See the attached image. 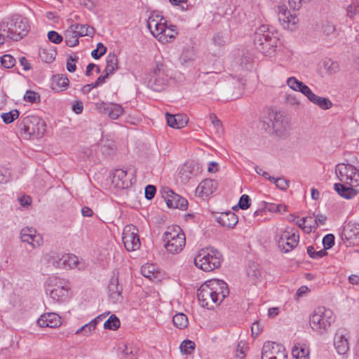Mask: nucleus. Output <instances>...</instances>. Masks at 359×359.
I'll return each mask as SVG.
<instances>
[{
    "instance_id": "864d4df0",
    "label": "nucleus",
    "mask_w": 359,
    "mask_h": 359,
    "mask_svg": "<svg viewBox=\"0 0 359 359\" xmlns=\"http://www.w3.org/2000/svg\"><path fill=\"white\" fill-rule=\"evenodd\" d=\"M48 38L50 41L55 44H60L63 41L62 35L55 31H50L48 32Z\"/></svg>"
},
{
    "instance_id": "f704fd0d",
    "label": "nucleus",
    "mask_w": 359,
    "mask_h": 359,
    "mask_svg": "<svg viewBox=\"0 0 359 359\" xmlns=\"http://www.w3.org/2000/svg\"><path fill=\"white\" fill-rule=\"evenodd\" d=\"M287 84L293 90L300 92L301 93L304 90V88L307 86L302 81H299L294 76H292V77H290L287 79Z\"/></svg>"
},
{
    "instance_id": "37998d69",
    "label": "nucleus",
    "mask_w": 359,
    "mask_h": 359,
    "mask_svg": "<svg viewBox=\"0 0 359 359\" xmlns=\"http://www.w3.org/2000/svg\"><path fill=\"white\" fill-rule=\"evenodd\" d=\"M217 74L214 72H202L198 75V77L203 79L205 83L210 82V84L214 85L217 83Z\"/></svg>"
},
{
    "instance_id": "9b49d317",
    "label": "nucleus",
    "mask_w": 359,
    "mask_h": 359,
    "mask_svg": "<svg viewBox=\"0 0 359 359\" xmlns=\"http://www.w3.org/2000/svg\"><path fill=\"white\" fill-rule=\"evenodd\" d=\"M299 236L294 232L285 230L276 237L278 248L283 252H289L298 244Z\"/></svg>"
},
{
    "instance_id": "58836bf2",
    "label": "nucleus",
    "mask_w": 359,
    "mask_h": 359,
    "mask_svg": "<svg viewBox=\"0 0 359 359\" xmlns=\"http://www.w3.org/2000/svg\"><path fill=\"white\" fill-rule=\"evenodd\" d=\"M95 321L96 320H91L90 323L85 324L82 327H81L79 329H78L75 334H82L85 336H89L91 332L95 330L96 328L95 326Z\"/></svg>"
},
{
    "instance_id": "e433bc0d",
    "label": "nucleus",
    "mask_w": 359,
    "mask_h": 359,
    "mask_svg": "<svg viewBox=\"0 0 359 359\" xmlns=\"http://www.w3.org/2000/svg\"><path fill=\"white\" fill-rule=\"evenodd\" d=\"M121 323L118 318L112 314L104 323V328L106 330H116L120 327Z\"/></svg>"
},
{
    "instance_id": "774afa93",
    "label": "nucleus",
    "mask_w": 359,
    "mask_h": 359,
    "mask_svg": "<svg viewBox=\"0 0 359 359\" xmlns=\"http://www.w3.org/2000/svg\"><path fill=\"white\" fill-rule=\"evenodd\" d=\"M353 172L350 182H345V184L350 186L353 185V187L359 186V170L356 168L355 172Z\"/></svg>"
},
{
    "instance_id": "7c9ffc66",
    "label": "nucleus",
    "mask_w": 359,
    "mask_h": 359,
    "mask_svg": "<svg viewBox=\"0 0 359 359\" xmlns=\"http://www.w3.org/2000/svg\"><path fill=\"white\" fill-rule=\"evenodd\" d=\"M123 108L118 104L109 103V108L107 109V114L111 119H117L123 114Z\"/></svg>"
},
{
    "instance_id": "de8ad7c7",
    "label": "nucleus",
    "mask_w": 359,
    "mask_h": 359,
    "mask_svg": "<svg viewBox=\"0 0 359 359\" xmlns=\"http://www.w3.org/2000/svg\"><path fill=\"white\" fill-rule=\"evenodd\" d=\"M154 269V267L152 265L142 266L141 269V273L144 277L149 278V280H152L154 278H155Z\"/></svg>"
},
{
    "instance_id": "4be33fe9",
    "label": "nucleus",
    "mask_w": 359,
    "mask_h": 359,
    "mask_svg": "<svg viewBox=\"0 0 359 359\" xmlns=\"http://www.w3.org/2000/svg\"><path fill=\"white\" fill-rule=\"evenodd\" d=\"M217 222L222 226L233 228L238 223V217L233 212H222L217 217Z\"/></svg>"
},
{
    "instance_id": "4d7b16f0",
    "label": "nucleus",
    "mask_w": 359,
    "mask_h": 359,
    "mask_svg": "<svg viewBox=\"0 0 359 359\" xmlns=\"http://www.w3.org/2000/svg\"><path fill=\"white\" fill-rule=\"evenodd\" d=\"M79 57L77 56H72L70 55L68 57L67 62V69L69 72H74L76 69V62L78 61Z\"/></svg>"
},
{
    "instance_id": "1a4fd4ad",
    "label": "nucleus",
    "mask_w": 359,
    "mask_h": 359,
    "mask_svg": "<svg viewBox=\"0 0 359 359\" xmlns=\"http://www.w3.org/2000/svg\"><path fill=\"white\" fill-rule=\"evenodd\" d=\"M168 81L167 67L161 62H157L149 75L147 86L154 91L161 92L167 87Z\"/></svg>"
},
{
    "instance_id": "ddd939ff",
    "label": "nucleus",
    "mask_w": 359,
    "mask_h": 359,
    "mask_svg": "<svg viewBox=\"0 0 359 359\" xmlns=\"http://www.w3.org/2000/svg\"><path fill=\"white\" fill-rule=\"evenodd\" d=\"M163 197L166 204L170 208H178L180 210H186L188 206V201L184 198L175 194L169 189H164Z\"/></svg>"
},
{
    "instance_id": "f8f14e48",
    "label": "nucleus",
    "mask_w": 359,
    "mask_h": 359,
    "mask_svg": "<svg viewBox=\"0 0 359 359\" xmlns=\"http://www.w3.org/2000/svg\"><path fill=\"white\" fill-rule=\"evenodd\" d=\"M287 355L282 345L267 341L264 344L262 350V359H285Z\"/></svg>"
},
{
    "instance_id": "20e7f679",
    "label": "nucleus",
    "mask_w": 359,
    "mask_h": 359,
    "mask_svg": "<svg viewBox=\"0 0 359 359\" xmlns=\"http://www.w3.org/2000/svg\"><path fill=\"white\" fill-rule=\"evenodd\" d=\"M18 128L24 139H39L46 130V123L39 116H27L22 118Z\"/></svg>"
},
{
    "instance_id": "4c0bfd02",
    "label": "nucleus",
    "mask_w": 359,
    "mask_h": 359,
    "mask_svg": "<svg viewBox=\"0 0 359 359\" xmlns=\"http://www.w3.org/2000/svg\"><path fill=\"white\" fill-rule=\"evenodd\" d=\"M312 217V219L314 217V221H313V224H310V226H309V230H307V232H310L312 230H316L317 229V228L318 227V226L320 224V225H323L325 224L326 220H327V217L324 215H322V214H318L316 216L315 215V213H313L312 215H311Z\"/></svg>"
},
{
    "instance_id": "3c124183",
    "label": "nucleus",
    "mask_w": 359,
    "mask_h": 359,
    "mask_svg": "<svg viewBox=\"0 0 359 359\" xmlns=\"http://www.w3.org/2000/svg\"><path fill=\"white\" fill-rule=\"evenodd\" d=\"M247 273L249 277H251L254 280H257L261 276V271L256 265H252L250 266L248 270Z\"/></svg>"
},
{
    "instance_id": "09e8293b",
    "label": "nucleus",
    "mask_w": 359,
    "mask_h": 359,
    "mask_svg": "<svg viewBox=\"0 0 359 359\" xmlns=\"http://www.w3.org/2000/svg\"><path fill=\"white\" fill-rule=\"evenodd\" d=\"M334 236L332 233L327 234L323 238V245L324 248L327 250L332 248L334 245Z\"/></svg>"
},
{
    "instance_id": "393cba45",
    "label": "nucleus",
    "mask_w": 359,
    "mask_h": 359,
    "mask_svg": "<svg viewBox=\"0 0 359 359\" xmlns=\"http://www.w3.org/2000/svg\"><path fill=\"white\" fill-rule=\"evenodd\" d=\"M46 283L49 289L69 288V282L67 280L55 276L48 277Z\"/></svg>"
},
{
    "instance_id": "2f4dec72",
    "label": "nucleus",
    "mask_w": 359,
    "mask_h": 359,
    "mask_svg": "<svg viewBox=\"0 0 359 359\" xmlns=\"http://www.w3.org/2000/svg\"><path fill=\"white\" fill-rule=\"evenodd\" d=\"M65 43L69 47H74L79 43V38L73 29H68L65 33Z\"/></svg>"
},
{
    "instance_id": "6e6d98bb",
    "label": "nucleus",
    "mask_w": 359,
    "mask_h": 359,
    "mask_svg": "<svg viewBox=\"0 0 359 359\" xmlns=\"http://www.w3.org/2000/svg\"><path fill=\"white\" fill-rule=\"evenodd\" d=\"M335 173H336L337 177L339 178V180L341 182L345 183L346 179L344 180V178H345L344 175H346L347 173V172H346V170H345V169H344V163H339L336 165Z\"/></svg>"
},
{
    "instance_id": "cd10ccee",
    "label": "nucleus",
    "mask_w": 359,
    "mask_h": 359,
    "mask_svg": "<svg viewBox=\"0 0 359 359\" xmlns=\"http://www.w3.org/2000/svg\"><path fill=\"white\" fill-rule=\"evenodd\" d=\"M292 356L295 359H309V351L304 344H297L292 350Z\"/></svg>"
},
{
    "instance_id": "680f3d73",
    "label": "nucleus",
    "mask_w": 359,
    "mask_h": 359,
    "mask_svg": "<svg viewBox=\"0 0 359 359\" xmlns=\"http://www.w3.org/2000/svg\"><path fill=\"white\" fill-rule=\"evenodd\" d=\"M248 348L247 344L245 342H238L236 347V357L241 359L245 357V350Z\"/></svg>"
},
{
    "instance_id": "c85d7f7f",
    "label": "nucleus",
    "mask_w": 359,
    "mask_h": 359,
    "mask_svg": "<svg viewBox=\"0 0 359 359\" xmlns=\"http://www.w3.org/2000/svg\"><path fill=\"white\" fill-rule=\"evenodd\" d=\"M217 187V182L216 180L205 179L199 184L198 189H201L203 194L208 195L213 193Z\"/></svg>"
},
{
    "instance_id": "4468645a",
    "label": "nucleus",
    "mask_w": 359,
    "mask_h": 359,
    "mask_svg": "<svg viewBox=\"0 0 359 359\" xmlns=\"http://www.w3.org/2000/svg\"><path fill=\"white\" fill-rule=\"evenodd\" d=\"M278 20L285 29L293 30L298 23L299 19L295 13L292 14L285 6H279Z\"/></svg>"
},
{
    "instance_id": "49530a36",
    "label": "nucleus",
    "mask_w": 359,
    "mask_h": 359,
    "mask_svg": "<svg viewBox=\"0 0 359 359\" xmlns=\"http://www.w3.org/2000/svg\"><path fill=\"white\" fill-rule=\"evenodd\" d=\"M15 59L11 55H4L1 57V65L7 69L13 67L15 64Z\"/></svg>"
},
{
    "instance_id": "39448f33",
    "label": "nucleus",
    "mask_w": 359,
    "mask_h": 359,
    "mask_svg": "<svg viewBox=\"0 0 359 359\" xmlns=\"http://www.w3.org/2000/svg\"><path fill=\"white\" fill-rule=\"evenodd\" d=\"M262 128L267 133L283 135L289 128V118L280 111H268L261 120Z\"/></svg>"
},
{
    "instance_id": "052dcab7",
    "label": "nucleus",
    "mask_w": 359,
    "mask_h": 359,
    "mask_svg": "<svg viewBox=\"0 0 359 359\" xmlns=\"http://www.w3.org/2000/svg\"><path fill=\"white\" fill-rule=\"evenodd\" d=\"M271 182H273L276 186L281 190H286L289 187V182L283 177L275 178Z\"/></svg>"
},
{
    "instance_id": "2eb2a0df",
    "label": "nucleus",
    "mask_w": 359,
    "mask_h": 359,
    "mask_svg": "<svg viewBox=\"0 0 359 359\" xmlns=\"http://www.w3.org/2000/svg\"><path fill=\"white\" fill-rule=\"evenodd\" d=\"M122 291L123 287L119 284L118 276L114 275L110 278L108 285V296L112 304H117L122 302Z\"/></svg>"
},
{
    "instance_id": "412c9836",
    "label": "nucleus",
    "mask_w": 359,
    "mask_h": 359,
    "mask_svg": "<svg viewBox=\"0 0 359 359\" xmlns=\"http://www.w3.org/2000/svg\"><path fill=\"white\" fill-rule=\"evenodd\" d=\"M20 239L23 243H27L31 245L33 248L40 245L39 241H36V230L33 228L25 227L23 228L20 231Z\"/></svg>"
},
{
    "instance_id": "13d9d810",
    "label": "nucleus",
    "mask_w": 359,
    "mask_h": 359,
    "mask_svg": "<svg viewBox=\"0 0 359 359\" xmlns=\"http://www.w3.org/2000/svg\"><path fill=\"white\" fill-rule=\"evenodd\" d=\"M212 42L214 45L221 47L225 45V40L222 32H217L212 36Z\"/></svg>"
},
{
    "instance_id": "f03ea898",
    "label": "nucleus",
    "mask_w": 359,
    "mask_h": 359,
    "mask_svg": "<svg viewBox=\"0 0 359 359\" xmlns=\"http://www.w3.org/2000/svg\"><path fill=\"white\" fill-rule=\"evenodd\" d=\"M29 31L28 19L20 15L14 14L4 18L0 22V32L6 34V36L18 41Z\"/></svg>"
},
{
    "instance_id": "c03bdc74",
    "label": "nucleus",
    "mask_w": 359,
    "mask_h": 359,
    "mask_svg": "<svg viewBox=\"0 0 359 359\" xmlns=\"http://www.w3.org/2000/svg\"><path fill=\"white\" fill-rule=\"evenodd\" d=\"M24 100L30 103H39L41 101V97L38 93L28 90L24 95Z\"/></svg>"
},
{
    "instance_id": "6ab92c4d",
    "label": "nucleus",
    "mask_w": 359,
    "mask_h": 359,
    "mask_svg": "<svg viewBox=\"0 0 359 359\" xmlns=\"http://www.w3.org/2000/svg\"><path fill=\"white\" fill-rule=\"evenodd\" d=\"M37 324L41 327H57L61 324L60 317L55 313H45L38 319Z\"/></svg>"
},
{
    "instance_id": "423d86ee",
    "label": "nucleus",
    "mask_w": 359,
    "mask_h": 359,
    "mask_svg": "<svg viewBox=\"0 0 359 359\" xmlns=\"http://www.w3.org/2000/svg\"><path fill=\"white\" fill-rule=\"evenodd\" d=\"M222 253L213 248H206L198 251L194 258V264L203 271H212L221 266Z\"/></svg>"
},
{
    "instance_id": "ea45409f",
    "label": "nucleus",
    "mask_w": 359,
    "mask_h": 359,
    "mask_svg": "<svg viewBox=\"0 0 359 359\" xmlns=\"http://www.w3.org/2000/svg\"><path fill=\"white\" fill-rule=\"evenodd\" d=\"M323 65L330 74H334L339 71V64L331 59H325L323 62Z\"/></svg>"
},
{
    "instance_id": "e2e57ef3",
    "label": "nucleus",
    "mask_w": 359,
    "mask_h": 359,
    "mask_svg": "<svg viewBox=\"0 0 359 359\" xmlns=\"http://www.w3.org/2000/svg\"><path fill=\"white\" fill-rule=\"evenodd\" d=\"M344 169H345V170H346V172H347V173L346 175H344L346 182H350L351 178L352 177V175L353 173V172H355V170H356V167H355L354 165L349 164V163H347V164L344 163Z\"/></svg>"
},
{
    "instance_id": "dca6fc26",
    "label": "nucleus",
    "mask_w": 359,
    "mask_h": 359,
    "mask_svg": "<svg viewBox=\"0 0 359 359\" xmlns=\"http://www.w3.org/2000/svg\"><path fill=\"white\" fill-rule=\"evenodd\" d=\"M348 332L344 328L337 330L334 337V346L340 355L345 354L349 350Z\"/></svg>"
},
{
    "instance_id": "b1692460",
    "label": "nucleus",
    "mask_w": 359,
    "mask_h": 359,
    "mask_svg": "<svg viewBox=\"0 0 359 359\" xmlns=\"http://www.w3.org/2000/svg\"><path fill=\"white\" fill-rule=\"evenodd\" d=\"M167 124L173 128H182L187 123V120L181 114L172 115L168 112L165 114Z\"/></svg>"
},
{
    "instance_id": "6e6552de",
    "label": "nucleus",
    "mask_w": 359,
    "mask_h": 359,
    "mask_svg": "<svg viewBox=\"0 0 359 359\" xmlns=\"http://www.w3.org/2000/svg\"><path fill=\"white\" fill-rule=\"evenodd\" d=\"M163 241L166 250L172 255L180 252L186 243L185 235L179 226H168L163 233Z\"/></svg>"
},
{
    "instance_id": "8fccbe9b",
    "label": "nucleus",
    "mask_w": 359,
    "mask_h": 359,
    "mask_svg": "<svg viewBox=\"0 0 359 359\" xmlns=\"http://www.w3.org/2000/svg\"><path fill=\"white\" fill-rule=\"evenodd\" d=\"M196 54L193 48L184 49L182 53V58L184 62H189L194 60Z\"/></svg>"
},
{
    "instance_id": "5701e85b",
    "label": "nucleus",
    "mask_w": 359,
    "mask_h": 359,
    "mask_svg": "<svg viewBox=\"0 0 359 359\" xmlns=\"http://www.w3.org/2000/svg\"><path fill=\"white\" fill-rule=\"evenodd\" d=\"M353 185L346 186L341 183H335L334 184V189L335 191L341 197L346 199H351L355 197L358 191L353 189Z\"/></svg>"
},
{
    "instance_id": "5fc2aeb1",
    "label": "nucleus",
    "mask_w": 359,
    "mask_h": 359,
    "mask_svg": "<svg viewBox=\"0 0 359 359\" xmlns=\"http://www.w3.org/2000/svg\"><path fill=\"white\" fill-rule=\"evenodd\" d=\"M321 29L326 35H330L336 30L335 25L327 20L323 22Z\"/></svg>"
},
{
    "instance_id": "603ef678",
    "label": "nucleus",
    "mask_w": 359,
    "mask_h": 359,
    "mask_svg": "<svg viewBox=\"0 0 359 359\" xmlns=\"http://www.w3.org/2000/svg\"><path fill=\"white\" fill-rule=\"evenodd\" d=\"M101 152L105 155H111L115 151V145L113 142H109L108 144H103L100 146Z\"/></svg>"
},
{
    "instance_id": "aec40b11",
    "label": "nucleus",
    "mask_w": 359,
    "mask_h": 359,
    "mask_svg": "<svg viewBox=\"0 0 359 359\" xmlns=\"http://www.w3.org/2000/svg\"><path fill=\"white\" fill-rule=\"evenodd\" d=\"M147 27L153 36H157L167 32V20L163 17H161L159 22L153 18H149L147 21Z\"/></svg>"
},
{
    "instance_id": "69168bd1",
    "label": "nucleus",
    "mask_w": 359,
    "mask_h": 359,
    "mask_svg": "<svg viewBox=\"0 0 359 359\" xmlns=\"http://www.w3.org/2000/svg\"><path fill=\"white\" fill-rule=\"evenodd\" d=\"M156 187L151 184L147 185L145 187V198L148 200H151L156 194Z\"/></svg>"
},
{
    "instance_id": "7ed1b4c3",
    "label": "nucleus",
    "mask_w": 359,
    "mask_h": 359,
    "mask_svg": "<svg viewBox=\"0 0 359 359\" xmlns=\"http://www.w3.org/2000/svg\"><path fill=\"white\" fill-rule=\"evenodd\" d=\"M279 42L277 34L268 25H261L255 32L254 44L257 50L264 55H270Z\"/></svg>"
},
{
    "instance_id": "0e129e2a",
    "label": "nucleus",
    "mask_w": 359,
    "mask_h": 359,
    "mask_svg": "<svg viewBox=\"0 0 359 359\" xmlns=\"http://www.w3.org/2000/svg\"><path fill=\"white\" fill-rule=\"evenodd\" d=\"M86 27V25H81V24H74L70 26V29H73L76 34H78L79 37L85 36V28Z\"/></svg>"
},
{
    "instance_id": "72a5a7b5",
    "label": "nucleus",
    "mask_w": 359,
    "mask_h": 359,
    "mask_svg": "<svg viewBox=\"0 0 359 359\" xmlns=\"http://www.w3.org/2000/svg\"><path fill=\"white\" fill-rule=\"evenodd\" d=\"M118 348L123 356L128 357L129 359H136L135 355L137 351L135 348L128 347V346L124 343H120Z\"/></svg>"
},
{
    "instance_id": "338daca9",
    "label": "nucleus",
    "mask_w": 359,
    "mask_h": 359,
    "mask_svg": "<svg viewBox=\"0 0 359 359\" xmlns=\"http://www.w3.org/2000/svg\"><path fill=\"white\" fill-rule=\"evenodd\" d=\"M359 13V6L355 3H353L347 8V15L349 18H353Z\"/></svg>"
},
{
    "instance_id": "a19ab883",
    "label": "nucleus",
    "mask_w": 359,
    "mask_h": 359,
    "mask_svg": "<svg viewBox=\"0 0 359 359\" xmlns=\"http://www.w3.org/2000/svg\"><path fill=\"white\" fill-rule=\"evenodd\" d=\"M19 114L20 112L18 110L13 109L9 112L2 113L1 116L3 119V121L5 123L8 124L13 122L16 118H18Z\"/></svg>"
},
{
    "instance_id": "9d476101",
    "label": "nucleus",
    "mask_w": 359,
    "mask_h": 359,
    "mask_svg": "<svg viewBox=\"0 0 359 359\" xmlns=\"http://www.w3.org/2000/svg\"><path fill=\"white\" fill-rule=\"evenodd\" d=\"M122 240L125 248L129 251H135L140 248L141 243L137 228L133 225H126L123 231Z\"/></svg>"
},
{
    "instance_id": "a878e982",
    "label": "nucleus",
    "mask_w": 359,
    "mask_h": 359,
    "mask_svg": "<svg viewBox=\"0 0 359 359\" xmlns=\"http://www.w3.org/2000/svg\"><path fill=\"white\" fill-rule=\"evenodd\" d=\"M69 79L63 75L53 76L51 83V88L55 92L65 90L69 85Z\"/></svg>"
},
{
    "instance_id": "f3484780",
    "label": "nucleus",
    "mask_w": 359,
    "mask_h": 359,
    "mask_svg": "<svg viewBox=\"0 0 359 359\" xmlns=\"http://www.w3.org/2000/svg\"><path fill=\"white\" fill-rule=\"evenodd\" d=\"M201 172L199 164L194 161L187 162L180 168L179 176L182 181L189 180L192 176H196Z\"/></svg>"
},
{
    "instance_id": "79ce46f5",
    "label": "nucleus",
    "mask_w": 359,
    "mask_h": 359,
    "mask_svg": "<svg viewBox=\"0 0 359 359\" xmlns=\"http://www.w3.org/2000/svg\"><path fill=\"white\" fill-rule=\"evenodd\" d=\"M195 346L194 341L186 339L182 342L180 348L182 353L189 355L194 351Z\"/></svg>"
},
{
    "instance_id": "c9c22d12",
    "label": "nucleus",
    "mask_w": 359,
    "mask_h": 359,
    "mask_svg": "<svg viewBox=\"0 0 359 359\" xmlns=\"http://www.w3.org/2000/svg\"><path fill=\"white\" fill-rule=\"evenodd\" d=\"M172 323L179 329H184L188 325V318L185 314L179 313L173 316Z\"/></svg>"
},
{
    "instance_id": "c756f323",
    "label": "nucleus",
    "mask_w": 359,
    "mask_h": 359,
    "mask_svg": "<svg viewBox=\"0 0 359 359\" xmlns=\"http://www.w3.org/2000/svg\"><path fill=\"white\" fill-rule=\"evenodd\" d=\"M310 102L323 110L329 109L332 107V102L328 98L320 97L314 94Z\"/></svg>"
},
{
    "instance_id": "f257e3e1",
    "label": "nucleus",
    "mask_w": 359,
    "mask_h": 359,
    "mask_svg": "<svg viewBox=\"0 0 359 359\" xmlns=\"http://www.w3.org/2000/svg\"><path fill=\"white\" fill-rule=\"evenodd\" d=\"M229 294L227 284L218 279H212L202 284L197 292L198 299L203 307L212 309Z\"/></svg>"
},
{
    "instance_id": "a211bd4d",
    "label": "nucleus",
    "mask_w": 359,
    "mask_h": 359,
    "mask_svg": "<svg viewBox=\"0 0 359 359\" xmlns=\"http://www.w3.org/2000/svg\"><path fill=\"white\" fill-rule=\"evenodd\" d=\"M112 182L119 189H128L132 185V180L128 177L127 171L122 169H116L112 178Z\"/></svg>"
},
{
    "instance_id": "a18cd8bd",
    "label": "nucleus",
    "mask_w": 359,
    "mask_h": 359,
    "mask_svg": "<svg viewBox=\"0 0 359 359\" xmlns=\"http://www.w3.org/2000/svg\"><path fill=\"white\" fill-rule=\"evenodd\" d=\"M107 52V48L104 46V44L101 42H99L97 44V48L96 49H94L92 52H91V56L95 59V60H98L100 59L102 56H103Z\"/></svg>"
},
{
    "instance_id": "0eeeda50",
    "label": "nucleus",
    "mask_w": 359,
    "mask_h": 359,
    "mask_svg": "<svg viewBox=\"0 0 359 359\" xmlns=\"http://www.w3.org/2000/svg\"><path fill=\"white\" fill-rule=\"evenodd\" d=\"M334 321L335 316L332 310L324 306H318L310 316L309 324L314 332L323 334L327 332Z\"/></svg>"
},
{
    "instance_id": "473e14b6",
    "label": "nucleus",
    "mask_w": 359,
    "mask_h": 359,
    "mask_svg": "<svg viewBox=\"0 0 359 359\" xmlns=\"http://www.w3.org/2000/svg\"><path fill=\"white\" fill-rule=\"evenodd\" d=\"M69 288L65 289H49L47 288L46 291H49L50 297L56 302H62L63 299L67 296Z\"/></svg>"
},
{
    "instance_id": "bb28decb",
    "label": "nucleus",
    "mask_w": 359,
    "mask_h": 359,
    "mask_svg": "<svg viewBox=\"0 0 359 359\" xmlns=\"http://www.w3.org/2000/svg\"><path fill=\"white\" fill-rule=\"evenodd\" d=\"M118 68V58L114 53H109L106 57V67L104 73L112 75Z\"/></svg>"
},
{
    "instance_id": "bf43d9fd",
    "label": "nucleus",
    "mask_w": 359,
    "mask_h": 359,
    "mask_svg": "<svg viewBox=\"0 0 359 359\" xmlns=\"http://www.w3.org/2000/svg\"><path fill=\"white\" fill-rule=\"evenodd\" d=\"M238 206L242 210H246L250 206V198L249 196L243 194L241 196L238 202Z\"/></svg>"
}]
</instances>
